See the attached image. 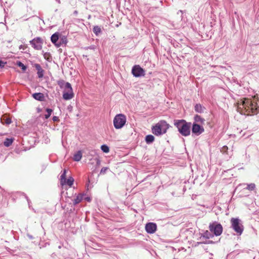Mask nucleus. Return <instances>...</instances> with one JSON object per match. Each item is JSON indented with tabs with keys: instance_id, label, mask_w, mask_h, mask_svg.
Wrapping results in <instances>:
<instances>
[{
	"instance_id": "obj_32",
	"label": "nucleus",
	"mask_w": 259,
	"mask_h": 259,
	"mask_svg": "<svg viewBox=\"0 0 259 259\" xmlns=\"http://www.w3.org/2000/svg\"><path fill=\"white\" fill-rule=\"evenodd\" d=\"M66 171H67L66 169H64L63 170V173L61 175V181L62 183L63 182V181H64V182H65L66 180Z\"/></svg>"
},
{
	"instance_id": "obj_2",
	"label": "nucleus",
	"mask_w": 259,
	"mask_h": 259,
	"mask_svg": "<svg viewBox=\"0 0 259 259\" xmlns=\"http://www.w3.org/2000/svg\"><path fill=\"white\" fill-rule=\"evenodd\" d=\"M242 106L247 115H256L259 112V106L257 102L251 99L244 98L242 102Z\"/></svg>"
},
{
	"instance_id": "obj_10",
	"label": "nucleus",
	"mask_w": 259,
	"mask_h": 259,
	"mask_svg": "<svg viewBox=\"0 0 259 259\" xmlns=\"http://www.w3.org/2000/svg\"><path fill=\"white\" fill-rule=\"evenodd\" d=\"M192 134L193 136H199L204 132V128L202 125L198 123H192Z\"/></svg>"
},
{
	"instance_id": "obj_18",
	"label": "nucleus",
	"mask_w": 259,
	"mask_h": 259,
	"mask_svg": "<svg viewBox=\"0 0 259 259\" xmlns=\"http://www.w3.org/2000/svg\"><path fill=\"white\" fill-rule=\"evenodd\" d=\"M82 158V153L81 151H78L74 154L73 159L75 161H79Z\"/></svg>"
},
{
	"instance_id": "obj_21",
	"label": "nucleus",
	"mask_w": 259,
	"mask_h": 259,
	"mask_svg": "<svg viewBox=\"0 0 259 259\" xmlns=\"http://www.w3.org/2000/svg\"><path fill=\"white\" fill-rule=\"evenodd\" d=\"M83 199V195L81 194H78L73 200V204L74 205L80 203Z\"/></svg>"
},
{
	"instance_id": "obj_33",
	"label": "nucleus",
	"mask_w": 259,
	"mask_h": 259,
	"mask_svg": "<svg viewBox=\"0 0 259 259\" xmlns=\"http://www.w3.org/2000/svg\"><path fill=\"white\" fill-rule=\"evenodd\" d=\"M255 188V185L254 183H251L247 185L246 189L252 191Z\"/></svg>"
},
{
	"instance_id": "obj_14",
	"label": "nucleus",
	"mask_w": 259,
	"mask_h": 259,
	"mask_svg": "<svg viewBox=\"0 0 259 259\" xmlns=\"http://www.w3.org/2000/svg\"><path fill=\"white\" fill-rule=\"evenodd\" d=\"M32 97L34 99L39 101H44L45 100V96L41 93H35L32 94Z\"/></svg>"
},
{
	"instance_id": "obj_19",
	"label": "nucleus",
	"mask_w": 259,
	"mask_h": 259,
	"mask_svg": "<svg viewBox=\"0 0 259 259\" xmlns=\"http://www.w3.org/2000/svg\"><path fill=\"white\" fill-rule=\"evenodd\" d=\"M155 138L152 135H148L145 137V141L147 144H150L154 141Z\"/></svg>"
},
{
	"instance_id": "obj_13",
	"label": "nucleus",
	"mask_w": 259,
	"mask_h": 259,
	"mask_svg": "<svg viewBox=\"0 0 259 259\" xmlns=\"http://www.w3.org/2000/svg\"><path fill=\"white\" fill-rule=\"evenodd\" d=\"M33 67H35L36 70L37 71V74L38 77L39 78H42L44 75L45 71L44 69H42L40 65L36 63L33 65Z\"/></svg>"
},
{
	"instance_id": "obj_36",
	"label": "nucleus",
	"mask_w": 259,
	"mask_h": 259,
	"mask_svg": "<svg viewBox=\"0 0 259 259\" xmlns=\"http://www.w3.org/2000/svg\"><path fill=\"white\" fill-rule=\"evenodd\" d=\"M6 62H3L2 60H0V68H2L4 67Z\"/></svg>"
},
{
	"instance_id": "obj_17",
	"label": "nucleus",
	"mask_w": 259,
	"mask_h": 259,
	"mask_svg": "<svg viewBox=\"0 0 259 259\" xmlns=\"http://www.w3.org/2000/svg\"><path fill=\"white\" fill-rule=\"evenodd\" d=\"M1 122L3 124H5L7 125H9L12 122V121L9 117H7L6 116H3L1 118Z\"/></svg>"
},
{
	"instance_id": "obj_31",
	"label": "nucleus",
	"mask_w": 259,
	"mask_h": 259,
	"mask_svg": "<svg viewBox=\"0 0 259 259\" xmlns=\"http://www.w3.org/2000/svg\"><path fill=\"white\" fill-rule=\"evenodd\" d=\"M66 83L65 82V81L64 80H62V79H61V80H59L58 81H57V83L59 85V86L60 87V88L62 89V88H64V86H65L66 85Z\"/></svg>"
},
{
	"instance_id": "obj_39",
	"label": "nucleus",
	"mask_w": 259,
	"mask_h": 259,
	"mask_svg": "<svg viewBox=\"0 0 259 259\" xmlns=\"http://www.w3.org/2000/svg\"><path fill=\"white\" fill-rule=\"evenodd\" d=\"M27 236L30 239H33L34 238V237H33L32 235L29 234H27Z\"/></svg>"
},
{
	"instance_id": "obj_35",
	"label": "nucleus",
	"mask_w": 259,
	"mask_h": 259,
	"mask_svg": "<svg viewBox=\"0 0 259 259\" xmlns=\"http://www.w3.org/2000/svg\"><path fill=\"white\" fill-rule=\"evenodd\" d=\"M228 150V148L227 146H224L221 150V152H222L223 153H227V151Z\"/></svg>"
},
{
	"instance_id": "obj_16",
	"label": "nucleus",
	"mask_w": 259,
	"mask_h": 259,
	"mask_svg": "<svg viewBox=\"0 0 259 259\" xmlns=\"http://www.w3.org/2000/svg\"><path fill=\"white\" fill-rule=\"evenodd\" d=\"M205 108L200 103L196 104L194 106V110L196 112L202 113L204 112Z\"/></svg>"
},
{
	"instance_id": "obj_20",
	"label": "nucleus",
	"mask_w": 259,
	"mask_h": 259,
	"mask_svg": "<svg viewBox=\"0 0 259 259\" xmlns=\"http://www.w3.org/2000/svg\"><path fill=\"white\" fill-rule=\"evenodd\" d=\"M42 54L44 57V58L49 62H50L52 60V57L51 54L49 52H44V51H42Z\"/></svg>"
},
{
	"instance_id": "obj_3",
	"label": "nucleus",
	"mask_w": 259,
	"mask_h": 259,
	"mask_svg": "<svg viewBox=\"0 0 259 259\" xmlns=\"http://www.w3.org/2000/svg\"><path fill=\"white\" fill-rule=\"evenodd\" d=\"M170 125L165 120H161L152 127V133L156 136L165 134Z\"/></svg>"
},
{
	"instance_id": "obj_11",
	"label": "nucleus",
	"mask_w": 259,
	"mask_h": 259,
	"mask_svg": "<svg viewBox=\"0 0 259 259\" xmlns=\"http://www.w3.org/2000/svg\"><path fill=\"white\" fill-rule=\"evenodd\" d=\"M157 229V225L154 223H148L145 226V230L149 234H153Z\"/></svg>"
},
{
	"instance_id": "obj_22",
	"label": "nucleus",
	"mask_w": 259,
	"mask_h": 259,
	"mask_svg": "<svg viewBox=\"0 0 259 259\" xmlns=\"http://www.w3.org/2000/svg\"><path fill=\"white\" fill-rule=\"evenodd\" d=\"M67 37L65 35H62L60 37V40H59L58 44H60V46L63 45H66L67 43Z\"/></svg>"
},
{
	"instance_id": "obj_43",
	"label": "nucleus",
	"mask_w": 259,
	"mask_h": 259,
	"mask_svg": "<svg viewBox=\"0 0 259 259\" xmlns=\"http://www.w3.org/2000/svg\"><path fill=\"white\" fill-rule=\"evenodd\" d=\"M20 49H24V46L23 45H20L19 47Z\"/></svg>"
},
{
	"instance_id": "obj_37",
	"label": "nucleus",
	"mask_w": 259,
	"mask_h": 259,
	"mask_svg": "<svg viewBox=\"0 0 259 259\" xmlns=\"http://www.w3.org/2000/svg\"><path fill=\"white\" fill-rule=\"evenodd\" d=\"M96 161V165L97 166H99L101 164V160L99 159V158H97L95 159Z\"/></svg>"
},
{
	"instance_id": "obj_6",
	"label": "nucleus",
	"mask_w": 259,
	"mask_h": 259,
	"mask_svg": "<svg viewBox=\"0 0 259 259\" xmlns=\"http://www.w3.org/2000/svg\"><path fill=\"white\" fill-rule=\"evenodd\" d=\"M126 122V118L123 114H117L113 119V125L116 129L121 128Z\"/></svg>"
},
{
	"instance_id": "obj_38",
	"label": "nucleus",
	"mask_w": 259,
	"mask_h": 259,
	"mask_svg": "<svg viewBox=\"0 0 259 259\" xmlns=\"http://www.w3.org/2000/svg\"><path fill=\"white\" fill-rule=\"evenodd\" d=\"M52 119L54 121H59V117L58 116H53Z\"/></svg>"
},
{
	"instance_id": "obj_12",
	"label": "nucleus",
	"mask_w": 259,
	"mask_h": 259,
	"mask_svg": "<svg viewBox=\"0 0 259 259\" xmlns=\"http://www.w3.org/2000/svg\"><path fill=\"white\" fill-rule=\"evenodd\" d=\"M60 36V33L58 32L54 33L51 37V40L52 42L55 45V46L59 48L60 47V44H58L59 39Z\"/></svg>"
},
{
	"instance_id": "obj_44",
	"label": "nucleus",
	"mask_w": 259,
	"mask_h": 259,
	"mask_svg": "<svg viewBox=\"0 0 259 259\" xmlns=\"http://www.w3.org/2000/svg\"><path fill=\"white\" fill-rule=\"evenodd\" d=\"M90 49H93V47H90Z\"/></svg>"
},
{
	"instance_id": "obj_27",
	"label": "nucleus",
	"mask_w": 259,
	"mask_h": 259,
	"mask_svg": "<svg viewBox=\"0 0 259 259\" xmlns=\"http://www.w3.org/2000/svg\"><path fill=\"white\" fill-rule=\"evenodd\" d=\"M46 111L47 112V114L45 115V118L47 119L50 117L52 113L53 112V110L50 108H46Z\"/></svg>"
},
{
	"instance_id": "obj_23",
	"label": "nucleus",
	"mask_w": 259,
	"mask_h": 259,
	"mask_svg": "<svg viewBox=\"0 0 259 259\" xmlns=\"http://www.w3.org/2000/svg\"><path fill=\"white\" fill-rule=\"evenodd\" d=\"M202 236L203 238H205L206 239H209V238H212L214 236V235L212 234V233H211L210 232V231H206L203 233Z\"/></svg>"
},
{
	"instance_id": "obj_8",
	"label": "nucleus",
	"mask_w": 259,
	"mask_h": 259,
	"mask_svg": "<svg viewBox=\"0 0 259 259\" xmlns=\"http://www.w3.org/2000/svg\"><path fill=\"white\" fill-rule=\"evenodd\" d=\"M132 74L135 77H141L145 75V70L139 65H135L132 69Z\"/></svg>"
},
{
	"instance_id": "obj_25",
	"label": "nucleus",
	"mask_w": 259,
	"mask_h": 259,
	"mask_svg": "<svg viewBox=\"0 0 259 259\" xmlns=\"http://www.w3.org/2000/svg\"><path fill=\"white\" fill-rule=\"evenodd\" d=\"M93 31L94 33L95 34V35L96 36H98L101 32V29L100 27L96 25L94 26Z\"/></svg>"
},
{
	"instance_id": "obj_7",
	"label": "nucleus",
	"mask_w": 259,
	"mask_h": 259,
	"mask_svg": "<svg viewBox=\"0 0 259 259\" xmlns=\"http://www.w3.org/2000/svg\"><path fill=\"white\" fill-rule=\"evenodd\" d=\"M74 94L71 85L69 82H67L64 86L63 98L65 100H69L73 98Z\"/></svg>"
},
{
	"instance_id": "obj_24",
	"label": "nucleus",
	"mask_w": 259,
	"mask_h": 259,
	"mask_svg": "<svg viewBox=\"0 0 259 259\" xmlns=\"http://www.w3.org/2000/svg\"><path fill=\"white\" fill-rule=\"evenodd\" d=\"M13 141V139L12 138H6L4 142V145L5 146L8 147L12 145Z\"/></svg>"
},
{
	"instance_id": "obj_29",
	"label": "nucleus",
	"mask_w": 259,
	"mask_h": 259,
	"mask_svg": "<svg viewBox=\"0 0 259 259\" xmlns=\"http://www.w3.org/2000/svg\"><path fill=\"white\" fill-rule=\"evenodd\" d=\"M16 64L19 67H20L22 69V70L24 71H25L27 69L26 66L20 61H17L16 63Z\"/></svg>"
},
{
	"instance_id": "obj_30",
	"label": "nucleus",
	"mask_w": 259,
	"mask_h": 259,
	"mask_svg": "<svg viewBox=\"0 0 259 259\" xmlns=\"http://www.w3.org/2000/svg\"><path fill=\"white\" fill-rule=\"evenodd\" d=\"M18 194L20 195V196H23L27 200V202H28V205H29V207H30V199L28 198V197H27V196L26 195V194H25L23 192H18Z\"/></svg>"
},
{
	"instance_id": "obj_42",
	"label": "nucleus",
	"mask_w": 259,
	"mask_h": 259,
	"mask_svg": "<svg viewBox=\"0 0 259 259\" xmlns=\"http://www.w3.org/2000/svg\"><path fill=\"white\" fill-rule=\"evenodd\" d=\"M78 13V12L77 11H74V12H73V14L74 15H76Z\"/></svg>"
},
{
	"instance_id": "obj_15",
	"label": "nucleus",
	"mask_w": 259,
	"mask_h": 259,
	"mask_svg": "<svg viewBox=\"0 0 259 259\" xmlns=\"http://www.w3.org/2000/svg\"><path fill=\"white\" fill-rule=\"evenodd\" d=\"M193 123H198L200 125H202L204 123L205 120L201 117L200 115L196 114L194 116Z\"/></svg>"
},
{
	"instance_id": "obj_41",
	"label": "nucleus",
	"mask_w": 259,
	"mask_h": 259,
	"mask_svg": "<svg viewBox=\"0 0 259 259\" xmlns=\"http://www.w3.org/2000/svg\"><path fill=\"white\" fill-rule=\"evenodd\" d=\"M46 166L45 165H43V166H42V170H41V172L43 170H44L46 169Z\"/></svg>"
},
{
	"instance_id": "obj_45",
	"label": "nucleus",
	"mask_w": 259,
	"mask_h": 259,
	"mask_svg": "<svg viewBox=\"0 0 259 259\" xmlns=\"http://www.w3.org/2000/svg\"><path fill=\"white\" fill-rule=\"evenodd\" d=\"M87 200H88V201H89V200H90V198H87Z\"/></svg>"
},
{
	"instance_id": "obj_5",
	"label": "nucleus",
	"mask_w": 259,
	"mask_h": 259,
	"mask_svg": "<svg viewBox=\"0 0 259 259\" xmlns=\"http://www.w3.org/2000/svg\"><path fill=\"white\" fill-rule=\"evenodd\" d=\"M231 227L238 235H241L243 231L244 227L240 220L238 218L231 219Z\"/></svg>"
},
{
	"instance_id": "obj_26",
	"label": "nucleus",
	"mask_w": 259,
	"mask_h": 259,
	"mask_svg": "<svg viewBox=\"0 0 259 259\" xmlns=\"http://www.w3.org/2000/svg\"><path fill=\"white\" fill-rule=\"evenodd\" d=\"M101 150L106 153H107L109 152V147L105 144H103L101 146Z\"/></svg>"
},
{
	"instance_id": "obj_28",
	"label": "nucleus",
	"mask_w": 259,
	"mask_h": 259,
	"mask_svg": "<svg viewBox=\"0 0 259 259\" xmlns=\"http://www.w3.org/2000/svg\"><path fill=\"white\" fill-rule=\"evenodd\" d=\"M64 182L66 183L69 186L71 187L73 184L74 179L72 177H69L65 182Z\"/></svg>"
},
{
	"instance_id": "obj_40",
	"label": "nucleus",
	"mask_w": 259,
	"mask_h": 259,
	"mask_svg": "<svg viewBox=\"0 0 259 259\" xmlns=\"http://www.w3.org/2000/svg\"><path fill=\"white\" fill-rule=\"evenodd\" d=\"M214 242L211 240H209L207 242H205V243L206 244H212V243H214Z\"/></svg>"
},
{
	"instance_id": "obj_9",
	"label": "nucleus",
	"mask_w": 259,
	"mask_h": 259,
	"mask_svg": "<svg viewBox=\"0 0 259 259\" xmlns=\"http://www.w3.org/2000/svg\"><path fill=\"white\" fill-rule=\"evenodd\" d=\"M30 44L36 50H40L42 48L43 40L40 37H36L31 40Z\"/></svg>"
},
{
	"instance_id": "obj_4",
	"label": "nucleus",
	"mask_w": 259,
	"mask_h": 259,
	"mask_svg": "<svg viewBox=\"0 0 259 259\" xmlns=\"http://www.w3.org/2000/svg\"><path fill=\"white\" fill-rule=\"evenodd\" d=\"M209 230L214 236H220L223 230L222 225L217 221L212 222L209 224Z\"/></svg>"
},
{
	"instance_id": "obj_1",
	"label": "nucleus",
	"mask_w": 259,
	"mask_h": 259,
	"mask_svg": "<svg viewBox=\"0 0 259 259\" xmlns=\"http://www.w3.org/2000/svg\"><path fill=\"white\" fill-rule=\"evenodd\" d=\"M191 125V122H187L184 119L174 120V125L178 128L179 132L184 137H187L190 135Z\"/></svg>"
},
{
	"instance_id": "obj_34",
	"label": "nucleus",
	"mask_w": 259,
	"mask_h": 259,
	"mask_svg": "<svg viewBox=\"0 0 259 259\" xmlns=\"http://www.w3.org/2000/svg\"><path fill=\"white\" fill-rule=\"evenodd\" d=\"M108 169V167H103L101 168V170H100V174L101 175H104L105 174H106V171Z\"/></svg>"
}]
</instances>
